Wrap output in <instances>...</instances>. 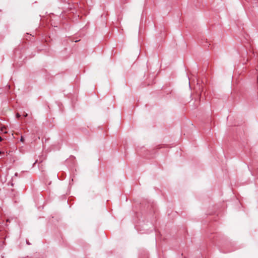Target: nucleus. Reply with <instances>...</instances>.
<instances>
[{"mask_svg":"<svg viewBox=\"0 0 258 258\" xmlns=\"http://www.w3.org/2000/svg\"><path fill=\"white\" fill-rule=\"evenodd\" d=\"M2 154V152L0 151V155Z\"/></svg>","mask_w":258,"mask_h":258,"instance_id":"nucleus-7","label":"nucleus"},{"mask_svg":"<svg viewBox=\"0 0 258 258\" xmlns=\"http://www.w3.org/2000/svg\"><path fill=\"white\" fill-rule=\"evenodd\" d=\"M20 116L21 115H20V114L19 113H17L16 114V116H17V118H19L20 117Z\"/></svg>","mask_w":258,"mask_h":258,"instance_id":"nucleus-2","label":"nucleus"},{"mask_svg":"<svg viewBox=\"0 0 258 258\" xmlns=\"http://www.w3.org/2000/svg\"><path fill=\"white\" fill-rule=\"evenodd\" d=\"M24 139L23 137L22 136L21 138L20 141L23 142L24 141Z\"/></svg>","mask_w":258,"mask_h":258,"instance_id":"nucleus-4","label":"nucleus"},{"mask_svg":"<svg viewBox=\"0 0 258 258\" xmlns=\"http://www.w3.org/2000/svg\"><path fill=\"white\" fill-rule=\"evenodd\" d=\"M2 141V138L1 137H0V142Z\"/></svg>","mask_w":258,"mask_h":258,"instance_id":"nucleus-6","label":"nucleus"},{"mask_svg":"<svg viewBox=\"0 0 258 258\" xmlns=\"http://www.w3.org/2000/svg\"><path fill=\"white\" fill-rule=\"evenodd\" d=\"M26 243H27V244H28V245H30V244H30V243L28 241H26Z\"/></svg>","mask_w":258,"mask_h":258,"instance_id":"nucleus-5","label":"nucleus"},{"mask_svg":"<svg viewBox=\"0 0 258 258\" xmlns=\"http://www.w3.org/2000/svg\"><path fill=\"white\" fill-rule=\"evenodd\" d=\"M6 128L5 127H2L1 128V131L2 132H3L5 134H6L7 133V132L6 131Z\"/></svg>","mask_w":258,"mask_h":258,"instance_id":"nucleus-1","label":"nucleus"},{"mask_svg":"<svg viewBox=\"0 0 258 258\" xmlns=\"http://www.w3.org/2000/svg\"><path fill=\"white\" fill-rule=\"evenodd\" d=\"M27 116H28V114H27V113H24V114H23V116H24V117H27Z\"/></svg>","mask_w":258,"mask_h":258,"instance_id":"nucleus-3","label":"nucleus"}]
</instances>
